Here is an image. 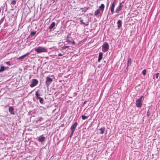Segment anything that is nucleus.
<instances>
[{
    "label": "nucleus",
    "instance_id": "1",
    "mask_svg": "<svg viewBox=\"0 0 160 160\" xmlns=\"http://www.w3.org/2000/svg\"><path fill=\"white\" fill-rule=\"evenodd\" d=\"M35 51L38 53H39L42 52H48V49L44 47H38L35 49Z\"/></svg>",
    "mask_w": 160,
    "mask_h": 160
},
{
    "label": "nucleus",
    "instance_id": "2",
    "mask_svg": "<svg viewBox=\"0 0 160 160\" xmlns=\"http://www.w3.org/2000/svg\"><path fill=\"white\" fill-rule=\"evenodd\" d=\"M143 98V96H141L140 98L138 99L136 102V105L138 108H140L142 106V100Z\"/></svg>",
    "mask_w": 160,
    "mask_h": 160
},
{
    "label": "nucleus",
    "instance_id": "3",
    "mask_svg": "<svg viewBox=\"0 0 160 160\" xmlns=\"http://www.w3.org/2000/svg\"><path fill=\"white\" fill-rule=\"evenodd\" d=\"M35 95L36 98L39 99L40 103L41 104H44V100L42 98L40 97V95L38 93V91L36 92Z\"/></svg>",
    "mask_w": 160,
    "mask_h": 160
},
{
    "label": "nucleus",
    "instance_id": "4",
    "mask_svg": "<svg viewBox=\"0 0 160 160\" xmlns=\"http://www.w3.org/2000/svg\"><path fill=\"white\" fill-rule=\"evenodd\" d=\"M116 0H114L113 2L112 3L111 5V6L110 7V9L111 11V14L112 15L114 12V9L115 6L116 2Z\"/></svg>",
    "mask_w": 160,
    "mask_h": 160
},
{
    "label": "nucleus",
    "instance_id": "5",
    "mask_svg": "<svg viewBox=\"0 0 160 160\" xmlns=\"http://www.w3.org/2000/svg\"><path fill=\"white\" fill-rule=\"evenodd\" d=\"M52 81V79L50 78L49 76H48L46 77L45 84L47 87H48Z\"/></svg>",
    "mask_w": 160,
    "mask_h": 160
},
{
    "label": "nucleus",
    "instance_id": "6",
    "mask_svg": "<svg viewBox=\"0 0 160 160\" xmlns=\"http://www.w3.org/2000/svg\"><path fill=\"white\" fill-rule=\"evenodd\" d=\"M38 82V81L37 79H32L30 86L31 88L37 85Z\"/></svg>",
    "mask_w": 160,
    "mask_h": 160
},
{
    "label": "nucleus",
    "instance_id": "7",
    "mask_svg": "<svg viewBox=\"0 0 160 160\" xmlns=\"http://www.w3.org/2000/svg\"><path fill=\"white\" fill-rule=\"evenodd\" d=\"M123 2H124L123 1L120 3L119 6L115 10V12L116 13H118L119 12L122 10V8L123 7V5H122V4Z\"/></svg>",
    "mask_w": 160,
    "mask_h": 160
},
{
    "label": "nucleus",
    "instance_id": "8",
    "mask_svg": "<svg viewBox=\"0 0 160 160\" xmlns=\"http://www.w3.org/2000/svg\"><path fill=\"white\" fill-rule=\"evenodd\" d=\"M102 48L104 49V52L107 51L109 48V46L108 43L107 42H105L102 46Z\"/></svg>",
    "mask_w": 160,
    "mask_h": 160
},
{
    "label": "nucleus",
    "instance_id": "9",
    "mask_svg": "<svg viewBox=\"0 0 160 160\" xmlns=\"http://www.w3.org/2000/svg\"><path fill=\"white\" fill-rule=\"evenodd\" d=\"M45 137L43 135L40 136L38 138V140L40 142H44L45 140Z\"/></svg>",
    "mask_w": 160,
    "mask_h": 160
},
{
    "label": "nucleus",
    "instance_id": "10",
    "mask_svg": "<svg viewBox=\"0 0 160 160\" xmlns=\"http://www.w3.org/2000/svg\"><path fill=\"white\" fill-rule=\"evenodd\" d=\"M78 125V123L77 122H75L73 125H72L70 128V129L71 131H74L77 125Z\"/></svg>",
    "mask_w": 160,
    "mask_h": 160
},
{
    "label": "nucleus",
    "instance_id": "11",
    "mask_svg": "<svg viewBox=\"0 0 160 160\" xmlns=\"http://www.w3.org/2000/svg\"><path fill=\"white\" fill-rule=\"evenodd\" d=\"M14 108L12 106H10L9 107L8 111L11 114L15 115V113L14 111Z\"/></svg>",
    "mask_w": 160,
    "mask_h": 160
},
{
    "label": "nucleus",
    "instance_id": "12",
    "mask_svg": "<svg viewBox=\"0 0 160 160\" xmlns=\"http://www.w3.org/2000/svg\"><path fill=\"white\" fill-rule=\"evenodd\" d=\"M55 26V23L53 22L49 27L48 28L50 30H51L53 29Z\"/></svg>",
    "mask_w": 160,
    "mask_h": 160
},
{
    "label": "nucleus",
    "instance_id": "13",
    "mask_svg": "<svg viewBox=\"0 0 160 160\" xmlns=\"http://www.w3.org/2000/svg\"><path fill=\"white\" fill-rule=\"evenodd\" d=\"M103 53L102 52H100L99 53L98 56V62H100L102 58Z\"/></svg>",
    "mask_w": 160,
    "mask_h": 160
},
{
    "label": "nucleus",
    "instance_id": "14",
    "mask_svg": "<svg viewBox=\"0 0 160 160\" xmlns=\"http://www.w3.org/2000/svg\"><path fill=\"white\" fill-rule=\"evenodd\" d=\"M29 54L30 53L29 52L27 53L26 54H24V55L20 57L19 58H18V59L19 60L22 59H23L24 58L26 57L29 55Z\"/></svg>",
    "mask_w": 160,
    "mask_h": 160
},
{
    "label": "nucleus",
    "instance_id": "15",
    "mask_svg": "<svg viewBox=\"0 0 160 160\" xmlns=\"http://www.w3.org/2000/svg\"><path fill=\"white\" fill-rule=\"evenodd\" d=\"M36 31H31L30 33V35H29L28 37V38H32L33 36L35 35L36 33Z\"/></svg>",
    "mask_w": 160,
    "mask_h": 160
},
{
    "label": "nucleus",
    "instance_id": "16",
    "mask_svg": "<svg viewBox=\"0 0 160 160\" xmlns=\"http://www.w3.org/2000/svg\"><path fill=\"white\" fill-rule=\"evenodd\" d=\"M105 8V5L103 4H102L99 7V8L102 11V13Z\"/></svg>",
    "mask_w": 160,
    "mask_h": 160
},
{
    "label": "nucleus",
    "instance_id": "17",
    "mask_svg": "<svg viewBox=\"0 0 160 160\" xmlns=\"http://www.w3.org/2000/svg\"><path fill=\"white\" fill-rule=\"evenodd\" d=\"M66 41L67 42H68L69 43H70V44L72 43L73 44H75V42L72 39V41H71L70 40L68 39H66Z\"/></svg>",
    "mask_w": 160,
    "mask_h": 160
},
{
    "label": "nucleus",
    "instance_id": "18",
    "mask_svg": "<svg viewBox=\"0 0 160 160\" xmlns=\"http://www.w3.org/2000/svg\"><path fill=\"white\" fill-rule=\"evenodd\" d=\"M6 68L2 66H1L0 68V72H2L4 71L6 69Z\"/></svg>",
    "mask_w": 160,
    "mask_h": 160
},
{
    "label": "nucleus",
    "instance_id": "19",
    "mask_svg": "<svg viewBox=\"0 0 160 160\" xmlns=\"http://www.w3.org/2000/svg\"><path fill=\"white\" fill-rule=\"evenodd\" d=\"M105 129V128L104 127H102L100 129H99V130L100 131V132H99V133L100 134H102L104 133V131Z\"/></svg>",
    "mask_w": 160,
    "mask_h": 160
},
{
    "label": "nucleus",
    "instance_id": "20",
    "mask_svg": "<svg viewBox=\"0 0 160 160\" xmlns=\"http://www.w3.org/2000/svg\"><path fill=\"white\" fill-rule=\"evenodd\" d=\"M100 13V10L98 9L95 11L94 15L97 16Z\"/></svg>",
    "mask_w": 160,
    "mask_h": 160
},
{
    "label": "nucleus",
    "instance_id": "21",
    "mask_svg": "<svg viewBox=\"0 0 160 160\" xmlns=\"http://www.w3.org/2000/svg\"><path fill=\"white\" fill-rule=\"evenodd\" d=\"M117 24H118V27L119 28H120L121 26L122 25V22L121 20H119L117 22Z\"/></svg>",
    "mask_w": 160,
    "mask_h": 160
},
{
    "label": "nucleus",
    "instance_id": "22",
    "mask_svg": "<svg viewBox=\"0 0 160 160\" xmlns=\"http://www.w3.org/2000/svg\"><path fill=\"white\" fill-rule=\"evenodd\" d=\"M131 59L130 58H129L128 59V62H127V68H128L129 65H130L131 63Z\"/></svg>",
    "mask_w": 160,
    "mask_h": 160
},
{
    "label": "nucleus",
    "instance_id": "23",
    "mask_svg": "<svg viewBox=\"0 0 160 160\" xmlns=\"http://www.w3.org/2000/svg\"><path fill=\"white\" fill-rule=\"evenodd\" d=\"M88 9V8L87 7H85L84 8H82L80 9H83L82 10V12H85Z\"/></svg>",
    "mask_w": 160,
    "mask_h": 160
},
{
    "label": "nucleus",
    "instance_id": "24",
    "mask_svg": "<svg viewBox=\"0 0 160 160\" xmlns=\"http://www.w3.org/2000/svg\"><path fill=\"white\" fill-rule=\"evenodd\" d=\"M81 117H82V119L85 120V119H87L89 117V116H85L84 115H82V116Z\"/></svg>",
    "mask_w": 160,
    "mask_h": 160
},
{
    "label": "nucleus",
    "instance_id": "25",
    "mask_svg": "<svg viewBox=\"0 0 160 160\" xmlns=\"http://www.w3.org/2000/svg\"><path fill=\"white\" fill-rule=\"evenodd\" d=\"M16 3V0H13L12 2L11 3V5H14Z\"/></svg>",
    "mask_w": 160,
    "mask_h": 160
},
{
    "label": "nucleus",
    "instance_id": "26",
    "mask_svg": "<svg viewBox=\"0 0 160 160\" xmlns=\"http://www.w3.org/2000/svg\"><path fill=\"white\" fill-rule=\"evenodd\" d=\"M146 73V69H144L142 72V73L143 74V75H145Z\"/></svg>",
    "mask_w": 160,
    "mask_h": 160
},
{
    "label": "nucleus",
    "instance_id": "27",
    "mask_svg": "<svg viewBox=\"0 0 160 160\" xmlns=\"http://www.w3.org/2000/svg\"><path fill=\"white\" fill-rule=\"evenodd\" d=\"M150 110L149 109H148V111H147V116L148 117L150 115Z\"/></svg>",
    "mask_w": 160,
    "mask_h": 160
},
{
    "label": "nucleus",
    "instance_id": "28",
    "mask_svg": "<svg viewBox=\"0 0 160 160\" xmlns=\"http://www.w3.org/2000/svg\"><path fill=\"white\" fill-rule=\"evenodd\" d=\"M69 47V46H64L63 47H62V49H65L66 48H68Z\"/></svg>",
    "mask_w": 160,
    "mask_h": 160
},
{
    "label": "nucleus",
    "instance_id": "29",
    "mask_svg": "<svg viewBox=\"0 0 160 160\" xmlns=\"http://www.w3.org/2000/svg\"><path fill=\"white\" fill-rule=\"evenodd\" d=\"M4 20V18H2V19H1L0 21V24H1V23H2L3 21Z\"/></svg>",
    "mask_w": 160,
    "mask_h": 160
},
{
    "label": "nucleus",
    "instance_id": "30",
    "mask_svg": "<svg viewBox=\"0 0 160 160\" xmlns=\"http://www.w3.org/2000/svg\"><path fill=\"white\" fill-rule=\"evenodd\" d=\"M83 20H80V21L81 24H85V23L83 22Z\"/></svg>",
    "mask_w": 160,
    "mask_h": 160
},
{
    "label": "nucleus",
    "instance_id": "31",
    "mask_svg": "<svg viewBox=\"0 0 160 160\" xmlns=\"http://www.w3.org/2000/svg\"><path fill=\"white\" fill-rule=\"evenodd\" d=\"M159 73H157L156 74V78H158V76H159Z\"/></svg>",
    "mask_w": 160,
    "mask_h": 160
},
{
    "label": "nucleus",
    "instance_id": "32",
    "mask_svg": "<svg viewBox=\"0 0 160 160\" xmlns=\"http://www.w3.org/2000/svg\"><path fill=\"white\" fill-rule=\"evenodd\" d=\"M6 63L7 64V65H10V62L9 61L6 62Z\"/></svg>",
    "mask_w": 160,
    "mask_h": 160
},
{
    "label": "nucleus",
    "instance_id": "33",
    "mask_svg": "<svg viewBox=\"0 0 160 160\" xmlns=\"http://www.w3.org/2000/svg\"><path fill=\"white\" fill-rule=\"evenodd\" d=\"M74 131H73L72 132H72H71V135L70 136V137H72V135H73V133H74Z\"/></svg>",
    "mask_w": 160,
    "mask_h": 160
},
{
    "label": "nucleus",
    "instance_id": "34",
    "mask_svg": "<svg viewBox=\"0 0 160 160\" xmlns=\"http://www.w3.org/2000/svg\"><path fill=\"white\" fill-rule=\"evenodd\" d=\"M74 131H73L72 132H72H71V135L70 136V137H72V135H73V133H74Z\"/></svg>",
    "mask_w": 160,
    "mask_h": 160
},
{
    "label": "nucleus",
    "instance_id": "35",
    "mask_svg": "<svg viewBox=\"0 0 160 160\" xmlns=\"http://www.w3.org/2000/svg\"><path fill=\"white\" fill-rule=\"evenodd\" d=\"M89 24V22H87V23H85V24H84V25H85L86 26H88Z\"/></svg>",
    "mask_w": 160,
    "mask_h": 160
},
{
    "label": "nucleus",
    "instance_id": "36",
    "mask_svg": "<svg viewBox=\"0 0 160 160\" xmlns=\"http://www.w3.org/2000/svg\"><path fill=\"white\" fill-rule=\"evenodd\" d=\"M62 55V54L61 53H59L58 54V56H61Z\"/></svg>",
    "mask_w": 160,
    "mask_h": 160
},
{
    "label": "nucleus",
    "instance_id": "37",
    "mask_svg": "<svg viewBox=\"0 0 160 160\" xmlns=\"http://www.w3.org/2000/svg\"><path fill=\"white\" fill-rule=\"evenodd\" d=\"M86 102V101H85L84 102V103H83V104H85Z\"/></svg>",
    "mask_w": 160,
    "mask_h": 160
},
{
    "label": "nucleus",
    "instance_id": "38",
    "mask_svg": "<svg viewBox=\"0 0 160 160\" xmlns=\"http://www.w3.org/2000/svg\"><path fill=\"white\" fill-rule=\"evenodd\" d=\"M69 38V37L68 36H67V39H68V38Z\"/></svg>",
    "mask_w": 160,
    "mask_h": 160
},
{
    "label": "nucleus",
    "instance_id": "39",
    "mask_svg": "<svg viewBox=\"0 0 160 160\" xmlns=\"http://www.w3.org/2000/svg\"><path fill=\"white\" fill-rule=\"evenodd\" d=\"M108 4H107V7H108Z\"/></svg>",
    "mask_w": 160,
    "mask_h": 160
}]
</instances>
